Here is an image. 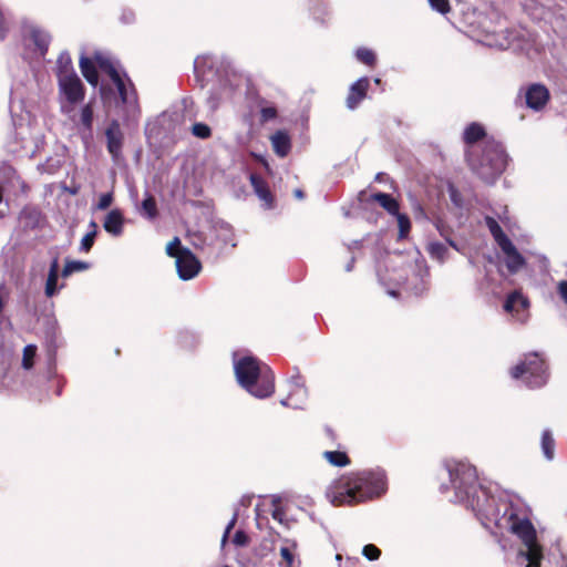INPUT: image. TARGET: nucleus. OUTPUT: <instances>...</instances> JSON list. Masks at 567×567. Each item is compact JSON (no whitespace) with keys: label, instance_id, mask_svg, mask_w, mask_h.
<instances>
[{"label":"nucleus","instance_id":"nucleus-1","mask_svg":"<svg viewBox=\"0 0 567 567\" xmlns=\"http://www.w3.org/2000/svg\"><path fill=\"white\" fill-rule=\"evenodd\" d=\"M443 465L454 494L451 501L470 507L481 525L493 535L496 527V499L492 487L477 483L476 468L466 461L450 458Z\"/></svg>","mask_w":567,"mask_h":567},{"label":"nucleus","instance_id":"nucleus-2","mask_svg":"<svg viewBox=\"0 0 567 567\" xmlns=\"http://www.w3.org/2000/svg\"><path fill=\"white\" fill-rule=\"evenodd\" d=\"M386 491V477L382 470L350 473L334 481L327 489V497L333 505H351L377 496Z\"/></svg>","mask_w":567,"mask_h":567},{"label":"nucleus","instance_id":"nucleus-3","mask_svg":"<svg viewBox=\"0 0 567 567\" xmlns=\"http://www.w3.org/2000/svg\"><path fill=\"white\" fill-rule=\"evenodd\" d=\"M234 370L239 385L255 398L265 399L274 393L272 371L257 359L249 355L235 359Z\"/></svg>","mask_w":567,"mask_h":567},{"label":"nucleus","instance_id":"nucleus-4","mask_svg":"<svg viewBox=\"0 0 567 567\" xmlns=\"http://www.w3.org/2000/svg\"><path fill=\"white\" fill-rule=\"evenodd\" d=\"M504 518L507 520L508 529L515 534L523 543L524 548L517 553V561L525 567H540L543 560V548L537 543L536 529L532 522L526 518H519L515 513L504 512Z\"/></svg>","mask_w":567,"mask_h":567},{"label":"nucleus","instance_id":"nucleus-5","mask_svg":"<svg viewBox=\"0 0 567 567\" xmlns=\"http://www.w3.org/2000/svg\"><path fill=\"white\" fill-rule=\"evenodd\" d=\"M470 262L477 268L476 285L484 296H494L495 285V252L486 246L477 248L471 256Z\"/></svg>","mask_w":567,"mask_h":567},{"label":"nucleus","instance_id":"nucleus-6","mask_svg":"<svg viewBox=\"0 0 567 567\" xmlns=\"http://www.w3.org/2000/svg\"><path fill=\"white\" fill-rule=\"evenodd\" d=\"M509 374L513 379H520L530 389L542 388L548 381L547 365L538 353L526 354L519 364L509 370Z\"/></svg>","mask_w":567,"mask_h":567},{"label":"nucleus","instance_id":"nucleus-7","mask_svg":"<svg viewBox=\"0 0 567 567\" xmlns=\"http://www.w3.org/2000/svg\"><path fill=\"white\" fill-rule=\"evenodd\" d=\"M58 89L61 111L65 114H70L85 96V89L78 74L58 79Z\"/></svg>","mask_w":567,"mask_h":567},{"label":"nucleus","instance_id":"nucleus-8","mask_svg":"<svg viewBox=\"0 0 567 567\" xmlns=\"http://www.w3.org/2000/svg\"><path fill=\"white\" fill-rule=\"evenodd\" d=\"M95 64H97L103 72L107 73L111 79L121 73L115 68L111 56L105 53L96 52L93 60L82 55L80 58V70L85 80L94 87L99 84V74Z\"/></svg>","mask_w":567,"mask_h":567},{"label":"nucleus","instance_id":"nucleus-9","mask_svg":"<svg viewBox=\"0 0 567 567\" xmlns=\"http://www.w3.org/2000/svg\"><path fill=\"white\" fill-rule=\"evenodd\" d=\"M120 95L124 106V117L126 121H135L140 116V106L137 103L136 91L125 73H120L111 79Z\"/></svg>","mask_w":567,"mask_h":567},{"label":"nucleus","instance_id":"nucleus-10","mask_svg":"<svg viewBox=\"0 0 567 567\" xmlns=\"http://www.w3.org/2000/svg\"><path fill=\"white\" fill-rule=\"evenodd\" d=\"M498 261L506 268L509 275H516L526 267V258L518 251L516 246L498 226Z\"/></svg>","mask_w":567,"mask_h":567},{"label":"nucleus","instance_id":"nucleus-11","mask_svg":"<svg viewBox=\"0 0 567 567\" xmlns=\"http://www.w3.org/2000/svg\"><path fill=\"white\" fill-rule=\"evenodd\" d=\"M21 31L25 45H33L34 51L39 55L44 56L51 42L50 33L35 22L29 20L22 22Z\"/></svg>","mask_w":567,"mask_h":567},{"label":"nucleus","instance_id":"nucleus-12","mask_svg":"<svg viewBox=\"0 0 567 567\" xmlns=\"http://www.w3.org/2000/svg\"><path fill=\"white\" fill-rule=\"evenodd\" d=\"M504 311L511 316V320L526 324L530 318V301L519 290H515L509 293L504 302Z\"/></svg>","mask_w":567,"mask_h":567},{"label":"nucleus","instance_id":"nucleus-13","mask_svg":"<svg viewBox=\"0 0 567 567\" xmlns=\"http://www.w3.org/2000/svg\"><path fill=\"white\" fill-rule=\"evenodd\" d=\"M175 264L177 274L182 280L193 279L202 269L199 260L189 249H182L175 260Z\"/></svg>","mask_w":567,"mask_h":567},{"label":"nucleus","instance_id":"nucleus-14","mask_svg":"<svg viewBox=\"0 0 567 567\" xmlns=\"http://www.w3.org/2000/svg\"><path fill=\"white\" fill-rule=\"evenodd\" d=\"M549 91L544 84L534 83L526 87V106L535 112L542 111L549 101Z\"/></svg>","mask_w":567,"mask_h":567},{"label":"nucleus","instance_id":"nucleus-15","mask_svg":"<svg viewBox=\"0 0 567 567\" xmlns=\"http://www.w3.org/2000/svg\"><path fill=\"white\" fill-rule=\"evenodd\" d=\"M106 142H107V151L112 155L114 161H117L122 154L123 146V133L120 127V123L116 120H113L105 132Z\"/></svg>","mask_w":567,"mask_h":567},{"label":"nucleus","instance_id":"nucleus-16","mask_svg":"<svg viewBox=\"0 0 567 567\" xmlns=\"http://www.w3.org/2000/svg\"><path fill=\"white\" fill-rule=\"evenodd\" d=\"M370 81L367 76L357 80L349 90L347 97V106L350 110H354L359 103L367 96Z\"/></svg>","mask_w":567,"mask_h":567},{"label":"nucleus","instance_id":"nucleus-17","mask_svg":"<svg viewBox=\"0 0 567 567\" xmlns=\"http://www.w3.org/2000/svg\"><path fill=\"white\" fill-rule=\"evenodd\" d=\"M472 169L486 183L494 184L496 181V165L492 158L485 163L483 159L468 158Z\"/></svg>","mask_w":567,"mask_h":567},{"label":"nucleus","instance_id":"nucleus-18","mask_svg":"<svg viewBox=\"0 0 567 567\" xmlns=\"http://www.w3.org/2000/svg\"><path fill=\"white\" fill-rule=\"evenodd\" d=\"M307 399V390L299 382L298 379L292 381V388L290 394L280 401V404L284 406L300 409L305 404Z\"/></svg>","mask_w":567,"mask_h":567},{"label":"nucleus","instance_id":"nucleus-19","mask_svg":"<svg viewBox=\"0 0 567 567\" xmlns=\"http://www.w3.org/2000/svg\"><path fill=\"white\" fill-rule=\"evenodd\" d=\"M124 216L118 209H113L104 218L103 228L114 237L123 234Z\"/></svg>","mask_w":567,"mask_h":567},{"label":"nucleus","instance_id":"nucleus-20","mask_svg":"<svg viewBox=\"0 0 567 567\" xmlns=\"http://www.w3.org/2000/svg\"><path fill=\"white\" fill-rule=\"evenodd\" d=\"M249 179L255 194L260 200L265 203L267 208H270L272 205V196L269 192L267 183L257 174H250Z\"/></svg>","mask_w":567,"mask_h":567},{"label":"nucleus","instance_id":"nucleus-21","mask_svg":"<svg viewBox=\"0 0 567 567\" xmlns=\"http://www.w3.org/2000/svg\"><path fill=\"white\" fill-rule=\"evenodd\" d=\"M270 140L272 148L278 156L285 157L289 153L291 143L289 136L285 132H276Z\"/></svg>","mask_w":567,"mask_h":567},{"label":"nucleus","instance_id":"nucleus-22","mask_svg":"<svg viewBox=\"0 0 567 567\" xmlns=\"http://www.w3.org/2000/svg\"><path fill=\"white\" fill-rule=\"evenodd\" d=\"M75 74L70 54L68 52L60 53L56 60V78L62 79L64 75L72 76Z\"/></svg>","mask_w":567,"mask_h":567},{"label":"nucleus","instance_id":"nucleus-23","mask_svg":"<svg viewBox=\"0 0 567 567\" xmlns=\"http://www.w3.org/2000/svg\"><path fill=\"white\" fill-rule=\"evenodd\" d=\"M485 136L484 127L478 123H472L464 130L463 141L467 145H472Z\"/></svg>","mask_w":567,"mask_h":567},{"label":"nucleus","instance_id":"nucleus-24","mask_svg":"<svg viewBox=\"0 0 567 567\" xmlns=\"http://www.w3.org/2000/svg\"><path fill=\"white\" fill-rule=\"evenodd\" d=\"M371 198L378 202L389 214L395 215L399 212V203L391 195L385 193H375Z\"/></svg>","mask_w":567,"mask_h":567},{"label":"nucleus","instance_id":"nucleus-25","mask_svg":"<svg viewBox=\"0 0 567 567\" xmlns=\"http://www.w3.org/2000/svg\"><path fill=\"white\" fill-rule=\"evenodd\" d=\"M542 451L544 456L551 461L555 454V440L553 433L549 430L543 431L542 434Z\"/></svg>","mask_w":567,"mask_h":567},{"label":"nucleus","instance_id":"nucleus-26","mask_svg":"<svg viewBox=\"0 0 567 567\" xmlns=\"http://www.w3.org/2000/svg\"><path fill=\"white\" fill-rule=\"evenodd\" d=\"M323 457L327 462L333 466L343 467L350 463L349 457L344 452L340 451H326L323 452Z\"/></svg>","mask_w":567,"mask_h":567},{"label":"nucleus","instance_id":"nucleus-27","mask_svg":"<svg viewBox=\"0 0 567 567\" xmlns=\"http://www.w3.org/2000/svg\"><path fill=\"white\" fill-rule=\"evenodd\" d=\"M427 251L432 258L443 262L446 258L447 248L442 243L432 241L427 245Z\"/></svg>","mask_w":567,"mask_h":567},{"label":"nucleus","instance_id":"nucleus-28","mask_svg":"<svg viewBox=\"0 0 567 567\" xmlns=\"http://www.w3.org/2000/svg\"><path fill=\"white\" fill-rule=\"evenodd\" d=\"M35 355L37 347L34 344L25 346L22 353V368L25 370H30L34 364Z\"/></svg>","mask_w":567,"mask_h":567},{"label":"nucleus","instance_id":"nucleus-29","mask_svg":"<svg viewBox=\"0 0 567 567\" xmlns=\"http://www.w3.org/2000/svg\"><path fill=\"white\" fill-rule=\"evenodd\" d=\"M90 227H91V231H89L81 240V250H84V251H89L93 244H94V239H95V236H96V229H97V225L94 220H92L90 223Z\"/></svg>","mask_w":567,"mask_h":567},{"label":"nucleus","instance_id":"nucleus-30","mask_svg":"<svg viewBox=\"0 0 567 567\" xmlns=\"http://www.w3.org/2000/svg\"><path fill=\"white\" fill-rule=\"evenodd\" d=\"M394 216L396 217V221H398V226H399V238L403 239L408 236V234L410 231V228H411L410 219L406 215L401 214L400 212H398V214H395Z\"/></svg>","mask_w":567,"mask_h":567},{"label":"nucleus","instance_id":"nucleus-31","mask_svg":"<svg viewBox=\"0 0 567 567\" xmlns=\"http://www.w3.org/2000/svg\"><path fill=\"white\" fill-rule=\"evenodd\" d=\"M87 268H89V264H86L84 261L70 260V261H66V264L62 270V276L68 277L75 271L86 270Z\"/></svg>","mask_w":567,"mask_h":567},{"label":"nucleus","instance_id":"nucleus-32","mask_svg":"<svg viewBox=\"0 0 567 567\" xmlns=\"http://www.w3.org/2000/svg\"><path fill=\"white\" fill-rule=\"evenodd\" d=\"M142 214L151 219L157 214L155 199L151 195L142 202Z\"/></svg>","mask_w":567,"mask_h":567},{"label":"nucleus","instance_id":"nucleus-33","mask_svg":"<svg viewBox=\"0 0 567 567\" xmlns=\"http://www.w3.org/2000/svg\"><path fill=\"white\" fill-rule=\"evenodd\" d=\"M355 56L360 62H362L367 65H372L375 62L374 52L367 48H359L355 51Z\"/></svg>","mask_w":567,"mask_h":567},{"label":"nucleus","instance_id":"nucleus-34","mask_svg":"<svg viewBox=\"0 0 567 567\" xmlns=\"http://www.w3.org/2000/svg\"><path fill=\"white\" fill-rule=\"evenodd\" d=\"M81 123L83 126L91 131L93 125V107L91 103L84 105L81 110Z\"/></svg>","mask_w":567,"mask_h":567},{"label":"nucleus","instance_id":"nucleus-35","mask_svg":"<svg viewBox=\"0 0 567 567\" xmlns=\"http://www.w3.org/2000/svg\"><path fill=\"white\" fill-rule=\"evenodd\" d=\"M58 275L49 274L45 282V296L52 297L58 290Z\"/></svg>","mask_w":567,"mask_h":567},{"label":"nucleus","instance_id":"nucleus-36","mask_svg":"<svg viewBox=\"0 0 567 567\" xmlns=\"http://www.w3.org/2000/svg\"><path fill=\"white\" fill-rule=\"evenodd\" d=\"M192 132L195 136L200 138H207L210 136V127L204 123H195L192 127Z\"/></svg>","mask_w":567,"mask_h":567},{"label":"nucleus","instance_id":"nucleus-37","mask_svg":"<svg viewBox=\"0 0 567 567\" xmlns=\"http://www.w3.org/2000/svg\"><path fill=\"white\" fill-rule=\"evenodd\" d=\"M184 249L181 247V240L178 237H175L172 241H169L166 246V252L168 256L177 259L178 254Z\"/></svg>","mask_w":567,"mask_h":567},{"label":"nucleus","instance_id":"nucleus-38","mask_svg":"<svg viewBox=\"0 0 567 567\" xmlns=\"http://www.w3.org/2000/svg\"><path fill=\"white\" fill-rule=\"evenodd\" d=\"M362 555L369 560H377L381 555V550L377 546L368 544L363 547Z\"/></svg>","mask_w":567,"mask_h":567},{"label":"nucleus","instance_id":"nucleus-39","mask_svg":"<svg viewBox=\"0 0 567 567\" xmlns=\"http://www.w3.org/2000/svg\"><path fill=\"white\" fill-rule=\"evenodd\" d=\"M429 2L433 10H436L442 14L447 13L451 9L449 0H429Z\"/></svg>","mask_w":567,"mask_h":567},{"label":"nucleus","instance_id":"nucleus-40","mask_svg":"<svg viewBox=\"0 0 567 567\" xmlns=\"http://www.w3.org/2000/svg\"><path fill=\"white\" fill-rule=\"evenodd\" d=\"M293 548H295V544H291L290 546H282L280 548V556L287 563V567H291L293 564V554H292Z\"/></svg>","mask_w":567,"mask_h":567},{"label":"nucleus","instance_id":"nucleus-41","mask_svg":"<svg viewBox=\"0 0 567 567\" xmlns=\"http://www.w3.org/2000/svg\"><path fill=\"white\" fill-rule=\"evenodd\" d=\"M497 158H498V175H499L502 169H506L508 167V165L511 163V158L507 155V153L504 150H502L499 146H498Z\"/></svg>","mask_w":567,"mask_h":567},{"label":"nucleus","instance_id":"nucleus-42","mask_svg":"<svg viewBox=\"0 0 567 567\" xmlns=\"http://www.w3.org/2000/svg\"><path fill=\"white\" fill-rule=\"evenodd\" d=\"M113 202L112 193H106L100 196L99 203L96 205V208L100 210L107 209Z\"/></svg>","mask_w":567,"mask_h":567},{"label":"nucleus","instance_id":"nucleus-43","mask_svg":"<svg viewBox=\"0 0 567 567\" xmlns=\"http://www.w3.org/2000/svg\"><path fill=\"white\" fill-rule=\"evenodd\" d=\"M261 120L262 121H269L276 117L277 111L272 106L262 107L260 111Z\"/></svg>","mask_w":567,"mask_h":567},{"label":"nucleus","instance_id":"nucleus-44","mask_svg":"<svg viewBox=\"0 0 567 567\" xmlns=\"http://www.w3.org/2000/svg\"><path fill=\"white\" fill-rule=\"evenodd\" d=\"M233 542L237 546H245L248 544V536L243 530H237L234 535Z\"/></svg>","mask_w":567,"mask_h":567},{"label":"nucleus","instance_id":"nucleus-45","mask_svg":"<svg viewBox=\"0 0 567 567\" xmlns=\"http://www.w3.org/2000/svg\"><path fill=\"white\" fill-rule=\"evenodd\" d=\"M236 520H237V515L235 514L233 516V518L230 519V522L226 526V529H225L223 538H221V546H225V544L228 539V535H229L230 530L234 528Z\"/></svg>","mask_w":567,"mask_h":567},{"label":"nucleus","instance_id":"nucleus-46","mask_svg":"<svg viewBox=\"0 0 567 567\" xmlns=\"http://www.w3.org/2000/svg\"><path fill=\"white\" fill-rule=\"evenodd\" d=\"M557 291L564 302L567 303V280H561L557 284Z\"/></svg>","mask_w":567,"mask_h":567},{"label":"nucleus","instance_id":"nucleus-47","mask_svg":"<svg viewBox=\"0 0 567 567\" xmlns=\"http://www.w3.org/2000/svg\"><path fill=\"white\" fill-rule=\"evenodd\" d=\"M485 221H486V225H487L491 234L496 239V220H494V218H492V217H486Z\"/></svg>","mask_w":567,"mask_h":567},{"label":"nucleus","instance_id":"nucleus-48","mask_svg":"<svg viewBox=\"0 0 567 567\" xmlns=\"http://www.w3.org/2000/svg\"><path fill=\"white\" fill-rule=\"evenodd\" d=\"M2 167H3V174L6 175L7 178L10 179L13 176H16V171L13 169L12 166L3 164Z\"/></svg>","mask_w":567,"mask_h":567},{"label":"nucleus","instance_id":"nucleus-49","mask_svg":"<svg viewBox=\"0 0 567 567\" xmlns=\"http://www.w3.org/2000/svg\"><path fill=\"white\" fill-rule=\"evenodd\" d=\"M49 274L58 275L59 276V260L58 258H54L50 265Z\"/></svg>","mask_w":567,"mask_h":567},{"label":"nucleus","instance_id":"nucleus-50","mask_svg":"<svg viewBox=\"0 0 567 567\" xmlns=\"http://www.w3.org/2000/svg\"><path fill=\"white\" fill-rule=\"evenodd\" d=\"M272 517H274V519L278 520L279 523H282L284 512L277 507L272 511Z\"/></svg>","mask_w":567,"mask_h":567},{"label":"nucleus","instance_id":"nucleus-51","mask_svg":"<svg viewBox=\"0 0 567 567\" xmlns=\"http://www.w3.org/2000/svg\"><path fill=\"white\" fill-rule=\"evenodd\" d=\"M450 195H451V199L453 200V203L458 206L460 205V198H458V195H457V193H456V190L454 188L450 189Z\"/></svg>","mask_w":567,"mask_h":567},{"label":"nucleus","instance_id":"nucleus-52","mask_svg":"<svg viewBox=\"0 0 567 567\" xmlns=\"http://www.w3.org/2000/svg\"><path fill=\"white\" fill-rule=\"evenodd\" d=\"M205 58L204 56H198L196 58L194 64H195V68L197 69L203 62H204Z\"/></svg>","mask_w":567,"mask_h":567},{"label":"nucleus","instance_id":"nucleus-53","mask_svg":"<svg viewBox=\"0 0 567 567\" xmlns=\"http://www.w3.org/2000/svg\"><path fill=\"white\" fill-rule=\"evenodd\" d=\"M293 194H295V196H296L298 199H302V198H303V193H302V190H300V189H296V190L293 192Z\"/></svg>","mask_w":567,"mask_h":567},{"label":"nucleus","instance_id":"nucleus-54","mask_svg":"<svg viewBox=\"0 0 567 567\" xmlns=\"http://www.w3.org/2000/svg\"><path fill=\"white\" fill-rule=\"evenodd\" d=\"M441 488H442V492H445V489L447 488V486L442 485V486H441Z\"/></svg>","mask_w":567,"mask_h":567},{"label":"nucleus","instance_id":"nucleus-55","mask_svg":"<svg viewBox=\"0 0 567 567\" xmlns=\"http://www.w3.org/2000/svg\"><path fill=\"white\" fill-rule=\"evenodd\" d=\"M375 84H380V79H374Z\"/></svg>","mask_w":567,"mask_h":567},{"label":"nucleus","instance_id":"nucleus-56","mask_svg":"<svg viewBox=\"0 0 567 567\" xmlns=\"http://www.w3.org/2000/svg\"><path fill=\"white\" fill-rule=\"evenodd\" d=\"M497 502H498V504L502 502V498L499 495H498Z\"/></svg>","mask_w":567,"mask_h":567},{"label":"nucleus","instance_id":"nucleus-57","mask_svg":"<svg viewBox=\"0 0 567 567\" xmlns=\"http://www.w3.org/2000/svg\"><path fill=\"white\" fill-rule=\"evenodd\" d=\"M2 217V214L0 213V218Z\"/></svg>","mask_w":567,"mask_h":567}]
</instances>
